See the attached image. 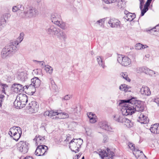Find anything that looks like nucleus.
<instances>
[{
  "instance_id": "obj_1",
  "label": "nucleus",
  "mask_w": 159,
  "mask_h": 159,
  "mask_svg": "<svg viewBox=\"0 0 159 159\" xmlns=\"http://www.w3.org/2000/svg\"><path fill=\"white\" fill-rule=\"evenodd\" d=\"M120 106H122V113L116 114L113 116L114 119L119 122L123 123L125 117L124 116L132 115L135 111L142 112L144 109L143 103L141 101L135 99L133 98L127 100L120 101Z\"/></svg>"
},
{
  "instance_id": "obj_2",
  "label": "nucleus",
  "mask_w": 159,
  "mask_h": 159,
  "mask_svg": "<svg viewBox=\"0 0 159 159\" xmlns=\"http://www.w3.org/2000/svg\"><path fill=\"white\" fill-rule=\"evenodd\" d=\"M16 44L15 42L10 43L8 45L3 48L1 51V56L3 59H7L9 57L17 50L16 46L14 45Z\"/></svg>"
},
{
  "instance_id": "obj_3",
  "label": "nucleus",
  "mask_w": 159,
  "mask_h": 159,
  "mask_svg": "<svg viewBox=\"0 0 159 159\" xmlns=\"http://www.w3.org/2000/svg\"><path fill=\"white\" fill-rule=\"evenodd\" d=\"M21 134V129L18 126H14L11 128L8 132V134L16 141L20 139Z\"/></svg>"
},
{
  "instance_id": "obj_4",
  "label": "nucleus",
  "mask_w": 159,
  "mask_h": 159,
  "mask_svg": "<svg viewBox=\"0 0 159 159\" xmlns=\"http://www.w3.org/2000/svg\"><path fill=\"white\" fill-rule=\"evenodd\" d=\"M83 141L81 139H73L69 143V147L72 151L75 153L79 151V148L81 147Z\"/></svg>"
},
{
  "instance_id": "obj_5",
  "label": "nucleus",
  "mask_w": 159,
  "mask_h": 159,
  "mask_svg": "<svg viewBox=\"0 0 159 159\" xmlns=\"http://www.w3.org/2000/svg\"><path fill=\"white\" fill-rule=\"evenodd\" d=\"M94 152L98 154L102 159L106 157L105 159H113V157L114 156V152L108 148L105 151L101 149H98Z\"/></svg>"
},
{
  "instance_id": "obj_6",
  "label": "nucleus",
  "mask_w": 159,
  "mask_h": 159,
  "mask_svg": "<svg viewBox=\"0 0 159 159\" xmlns=\"http://www.w3.org/2000/svg\"><path fill=\"white\" fill-rule=\"evenodd\" d=\"M48 148L47 146L44 145H39L37 148L34 154L38 156H43L47 153Z\"/></svg>"
},
{
  "instance_id": "obj_7",
  "label": "nucleus",
  "mask_w": 159,
  "mask_h": 159,
  "mask_svg": "<svg viewBox=\"0 0 159 159\" xmlns=\"http://www.w3.org/2000/svg\"><path fill=\"white\" fill-rule=\"evenodd\" d=\"M117 60L119 63L124 66H128L131 63V60L129 57L121 55H118Z\"/></svg>"
},
{
  "instance_id": "obj_8",
  "label": "nucleus",
  "mask_w": 159,
  "mask_h": 159,
  "mask_svg": "<svg viewBox=\"0 0 159 159\" xmlns=\"http://www.w3.org/2000/svg\"><path fill=\"white\" fill-rule=\"evenodd\" d=\"M28 144V143L26 141H21L18 143V149L23 153H26L29 149Z\"/></svg>"
},
{
  "instance_id": "obj_9",
  "label": "nucleus",
  "mask_w": 159,
  "mask_h": 159,
  "mask_svg": "<svg viewBox=\"0 0 159 159\" xmlns=\"http://www.w3.org/2000/svg\"><path fill=\"white\" fill-rule=\"evenodd\" d=\"M59 29L54 25H50L46 27V30L48 34L55 36Z\"/></svg>"
},
{
  "instance_id": "obj_10",
  "label": "nucleus",
  "mask_w": 159,
  "mask_h": 159,
  "mask_svg": "<svg viewBox=\"0 0 159 159\" xmlns=\"http://www.w3.org/2000/svg\"><path fill=\"white\" fill-rule=\"evenodd\" d=\"M55 37L62 42H65L67 39L66 34L60 29H59Z\"/></svg>"
},
{
  "instance_id": "obj_11",
  "label": "nucleus",
  "mask_w": 159,
  "mask_h": 159,
  "mask_svg": "<svg viewBox=\"0 0 159 159\" xmlns=\"http://www.w3.org/2000/svg\"><path fill=\"white\" fill-rule=\"evenodd\" d=\"M143 110L142 111V112ZM139 112H142L139 111ZM138 119V121L140 122L141 124H147L149 121V120L148 117L145 116L144 115L141 113H140L139 114Z\"/></svg>"
},
{
  "instance_id": "obj_12",
  "label": "nucleus",
  "mask_w": 159,
  "mask_h": 159,
  "mask_svg": "<svg viewBox=\"0 0 159 159\" xmlns=\"http://www.w3.org/2000/svg\"><path fill=\"white\" fill-rule=\"evenodd\" d=\"M111 28H117L120 26V22L118 20L114 18L111 19L108 22Z\"/></svg>"
},
{
  "instance_id": "obj_13",
  "label": "nucleus",
  "mask_w": 159,
  "mask_h": 159,
  "mask_svg": "<svg viewBox=\"0 0 159 159\" xmlns=\"http://www.w3.org/2000/svg\"><path fill=\"white\" fill-rule=\"evenodd\" d=\"M28 107V109L30 110V111L34 112L37 111L39 107V105L38 103L35 101L31 102L29 103Z\"/></svg>"
},
{
  "instance_id": "obj_14",
  "label": "nucleus",
  "mask_w": 159,
  "mask_h": 159,
  "mask_svg": "<svg viewBox=\"0 0 159 159\" xmlns=\"http://www.w3.org/2000/svg\"><path fill=\"white\" fill-rule=\"evenodd\" d=\"M98 125L100 128L109 131H112V128L108 125L107 122L106 121L100 122Z\"/></svg>"
},
{
  "instance_id": "obj_15",
  "label": "nucleus",
  "mask_w": 159,
  "mask_h": 159,
  "mask_svg": "<svg viewBox=\"0 0 159 159\" xmlns=\"http://www.w3.org/2000/svg\"><path fill=\"white\" fill-rule=\"evenodd\" d=\"M51 19L53 23L57 25L61 20V16L57 13L52 14L51 16Z\"/></svg>"
},
{
  "instance_id": "obj_16",
  "label": "nucleus",
  "mask_w": 159,
  "mask_h": 159,
  "mask_svg": "<svg viewBox=\"0 0 159 159\" xmlns=\"http://www.w3.org/2000/svg\"><path fill=\"white\" fill-rule=\"evenodd\" d=\"M12 87L13 88L14 91L16 93L24 91V86L22 85L16 83L13 84Z\"/></svg>"
},
{
  "instance_id": "obj_17",
  "label": "nucleus",
  "mask_w": 159,
  "mask_h": 159,
  "mask_svg": "<svg viewBox=\"0 0 159 159\" xmlns=\"http://www.w3.org/2000/svg\"><path fill=\"white\" fill-rule=\"evenodd\" d=\"M140 93L144 96H148L150 95L151 92L149 88L147 86H143L140 91Z\"/></svg>"
},
{
  "instance_id": "obj_18",
  "label": "nucleus",
  "mask_w": 159,
  "mask_h": 159,
  "mask_svg": "<svg viewBox=\"0 0 159 159\" xmlns=\"http://www.w3.org/2000/svg\"><path fill=\"white\" fill-rule=\"evenodd\" d=\"M124 13L126 15L125 18L127 21H131L135 17V14L129 12L126 10L124 11Z\"/></svg>"
},
{
  "instance_id": "obj_19",
  "label": "nucleus",
  "mask_w": 159,
  "mask_h": 159,
  "mask_svg": "<svg viewBox=\"0 0 159 159\" xmlns=\"http://www.w3.org/2000/svg\"><path fill=\"white\" fill-rule=\"evenodd\" d=\"M17 97H18V99L22 102L23 105L24 106L26 105L28 102V98L25 94H20Z\"/></svg>"
},
{
  "instance_id": "obj_20",
  "label": "nucleus",
  "mask_w": 159,
  "mask_h": 159,
  "mask_svg": "<svg viewBox=\"0 0 159 159\" xmlns=\"http://www.w3.org/2000/svg\"><path fill=\"white\" fill-rule=\"evenodd\" d=\"M34 140H35L36 144L37 145L43 144L45 142L44 136L42 137L40 135H39L38 137L37 136H36Z\"/></svg>"
},
{
  "instance_id": "obj_21",
  "label": "nucleus",
  "mask_w": 159,
  "mask_h": 159,
  "mask_svg": "<svg viewBox=\"0 0 159 159\" xmlns=\"http://www.w3.org/2000/svg\"><path fill=\"white\" fill-rule=\"evenodd\" d=\"M150 130L151 132L153 134H157L159 133V124H155L151 125Z\"/></svg>"
},
{
  "instance_id": "obj_22",
  "label": "nucleus",
  "mask_w": 159,
  "mask_h": 159,
  "mask_svg": "<svg viewBox=\"0 0 159 159\" xmlns=\"http://www.w3.org/2000/svg\"><path fill=\"white\" fill-rule=\"evenodd\" d=\"M19 16L20 17L25 19H29L32 18L29 10L24 12H21L19 13Z\"/></svg>"
},
{
  "instance_id": "obj_23",
  "label": "nucleus",
  "mask_w": 159,
  "mask_h": 159,
  "mask_svg": "<svg viewBox=\"0 0 159 159\" xmlns=\"http://www.w3.org/2000/svg\"><path fill=\"white\" fill-rule=\"evenodd\" d=\"M17 78L18 80L24 82L27 79V74L23 72H20L18 74Z\"/></svg>"
},
{
  "instance_id": "obj_24",
  "label": "nucleus",
  "mask_w": 159,
  "mask_h": 159,
  "mask_svg": "<svg viewBox=\"0 0 159 159\" xmlns=\"http://www.w3.org/2000/svg\"><path fill=\"white\" fill-rule=\"evenodd\" d=\"M24 34L23 33H22L20 34V36L17 39V40L14 41H12V42H11V43H13L15 42V43H16V44L15 45H15V46H16V48H18V44L20 43L24 39Z\"/></svg>"
},
{
  "instance_id": "obj_25",
  "label": "nucleus",
  "mask_w": 159,
  "mask_h": 159,
  "mask_svg": "<svg viewBox=\"0 0 159 159\" xmlns=\"http://www.w3.org/2000/svg\"><path fill=\"white\" fill-rule=\"evenodd\" d=\"M14 106L17 109H20L25 106L22 102L18 99V97H17L16 99L14 102Z\"/></svg>"
},
{
  "instance_id": "obj_26",
  "label": "nucleus",
  "mask_w": 159,
  "mask_h": 159,
  "mask_svg": "<svg viewBox=\"0 0 159 159\" xmlns=\"http://www.w3.org/2000/svg\"><path fill=\"white\" fill-rule=\"evenodd\" d=\"M119 88L120 90L124 91L125 92H130L131 89V87L125 84H121Z\"/></svg>"
},
{
  "instance_id": "obj_27",
  "label": "nucleus",
  "mask_w": 159,
  "mask_h": 159,
  "mask_svg": "<svg viewBox=\"0 0 159 159\" xmlns=\"http://www.w3.org/2000/svg\"><path fill=\"white\" fill-rule=\"evenodd\" d=\"M29 10L32 18L36 16L39 14V11L33 7L30 8Z\"/></svg>"
},
{
  "instance_id": "obj_28",
  "label": "nucleus",
  "mask_w": 159,
  "mask_h": 159,
  "mask_svg": "<svg viewBox=\"0 0 159 159\" xmlns=\"http://www.w3.org/2000/svg\"><path fill=\"white\" fill-rule=\"evenodd\" d=\"M143 4H140L139 8L141 10V16H143L144 15L145 13L148 10V7H149V6H148L145 7V4L144 5V8L143 9Z\"/></svg>"
},
{
  "instance_id": "obj_29",
  "label": "nucleus",
  "mask_w": 159,
  "mask_h": 159,
  "mask_svg": "<svg viewBox=\"0 0 159 159\" xmlns=\"http://www.w3.org/2000/svg\"><path fill=\"white\" fill-rule=\"evenodd\" d=\"M59 24H57V25L59 26L60 28L63 30H66L68 28V25L67 23L61 20L58 23Z\"/></svg>"
},
{
  "instance_id": "obj_30",
  "label": "nucleus",
  "mask_w": 159,
  "mask_h": 159,
  "mask_svg": "<svg viewBox=\"0 0 159 159\" xmlns=\"http://www.w3.org/2000/svg\"><path fill=\"white\" fill-rule=\"evenodd\" d=\"M97 60L98 64L99 66L102 67L103 69H104L106 66L105 65V62L103 61L101 57L97 56L96 57Z\"/></svg>"
},
{
  "instance_id": "obj_31",
  "label": "nucleus",
  "mask_w": 159,
  "mask_h": 159,
  "mask_svg": "<svg viewBox=\"0 0 159 159\" xmlns=\"http://www.w3.org/2000/svg\"><path fill=\"white\" fill-rule=\"evenodd\" d=\"M123 124L128 128L131 127L133 126V123L127 118H124Z\"/></svg>"
},
{
  "instance_id": "obj_32",
  "label": "nucleus",
  "mask_w": 159,
  "mask_h": 159,
  "mask_svg": "<svg viewBox=\"0 0 159 159\" xmlns=\"http://www.w3.org/2000/svg\"><path fill=\"white\" fill-rule=\"evenodd\" d=\"M129 147L134 152L135 151L139 152L141 154H143V152L142 151H140L139 150L135 148L134 145L132 143L130 142L129 143H128Z\"/></svg>"
},
{
  "instance_id": "obj_33",
  "label": "nucleus",
  "mask_w": 159,
  "mask_h": 159,
  "mask_svg": "<svg viewBox=\"0 0 159 159\" xmlns=\"http://www.w3.org/2000/svg\"><path fill=\"white\" fill-rule=\"evenodd\" d=\"M69 117L68 114L66 113L59 112L58 113V115L57 116V118L65 119Z\"/></svg>"
},
{
  "instance_id": "obj_34",
  "label": "nucleus",
  "mask_w": 159,
  "mask_h": 159,
  "mask_svg": "<svg viewBox=\"0 0 159 159\" xmlns=\"http://www.w3.org/2000/svg\"><path fill=\"white\" fill-rule=\"evenodd\" d=\"M45 70H46L47 73L51 75L52 73L53 69L52 68L51 66L48 65H46L45 66Z\"/></svg>"
},
{
  "instance_id": "obj_35",
  "label": "nucleus",
  "mask_w": 159,
  "mask_h": 159,
  "mask_svg": "<svg viewBox=\"0 0 159 159\" xmlns=\"http://www.w3.org/2000/svg\"><path fill=\"white\" fill-rule=\"evenodd\" d=\"M59 112H58L57 111H51V118L52 119H56L57 118V116H58V113Z\"/></svg>"
},
{
  "instance_id": "obj_36",
  "label": "nucleus",
  "mask_w": 159,
  "mask_h": 159,
  "mask_svg": "<svg viewBox=\"0 0 159 159\" xmlns=\"http://www.w3.org/2000/svg\"><path fill=\"white\" fill-rule=\"evenodd\" d=\"M10 16L11 15L9 13H5L2 16L3 19H2V21L3 22L5 23H6L7 20L10 18Z\"/></svg>"
},
{
  "instance_id": "obj_37",
  "label": "nucleus",
  "mask_w": 159,
  "mask_h": 159,
  "mask_svg": "<svg viewBox=\"0 0 159 159\" xmlns=\"http://www.w3.org/2000/svg\"><path fill=\"white\" fill-rule=\"evenodd\" d=\"M22 5H18L16 6H14L12 8V11L13 12H16L20 10L21 11L20 9L21 8ZM20 11H19L20 12Z\"/></svg>"
},
{
  "instance_id": "obj_38",
  "label": "nucleus",
  "mask_w": 159,
  "mask_h": 159,
  "mask_svg": "<svg viewBox=\"0 0 159 159\" xmlns=\"http://www.w3.org/2000/svg\"><path fill=\"white\" fill-rule=\"evenodd\" d=\"M41 81L38 78L37 80H36L35 83L34 82L33 84H31L30 85H32L34 86L35 88L38 87H39Z\"/></svg>"
},
{
  "instance_id": "obj_39",
  "label": "nucleus",
  "mask_w": 159,
  "mask_h": 159,
  "mask_svg": "<svg viewBox=\"0 0 159 159\" xmlns=\"http://www.w3.org/2000/svg\"><path fill=\"white\" fill-rule=\"evenodd\" d=\"M120 75L123 77V78L125 79L128 82L130 81V80L128 76L127 73L126 72H122L120 74Z\"/></svg>"
},
{
  "instance_id": "obj_40",
  "label": "nucleus",
  "mask_w": 159,
  "mask_h": 159,
  "mask_svg": "<svg viewBox=\"0 0 159 159\" xmlns=\"http://www.w3.org/2000/svg\"><path fill=\"white\" fill-rule=\"evenodd\" d=\"M143 44L140 43H137L135 46V48L137 50H141L142 49Z\"/></svg>"
},
{
  "instance_id": "obj_41",
  "label": "nucleus",
  "mask_w": 159,
  "mask_h": 159,
  "mask_svg": "<svg viewBox=\"0 0 159 159\" xmlns=\"http://www.w3.org/2000/svg\"><path fill=\"white\" fill-rule=\"evenodd\" d=\"M87 115L89 119L93 118L94 117H96V116L95 115L93 114L92 112L88 113L87 114Z\"/></svg>"
},
{
  "instance_id": "obj_42",
  "label": "nucleus",
  "mask_w": 159,
  "mask_h": 159,
  "mask_svg": "<svg viewBox=\"0 0 159 159\" xmlns=\"http://www.w3.org/2000/svg\"><path fill=\"white\" fill-rule=\"evenodd\" d=\"M4 77L6 80V81L7 82H9L12 80L11 77L10 75H6L4 76Z\"/></svg>"
},
{
  "instance_id": "obj_43",
  "label": "nucleus",
  "mask_w": 159,
  "mask_h": 159,
  "mask_svg": "<svg viewBox=\"0 0 159 159\" xmlns=\"http://www.w3.org/2000/svg\"><path fill=\"white\" fill-rule=\"evenodd\" d=\"M5 96L2 94H0V107L2 106V102H3Z\"/></svg>"
},
{
  "instance_id": "obj_44",
  "label": "nucleus",
  "mask_w": 159,
  "mask_h": 159,
  "mask_svg": "<svg viewBox=\"0 0 159 159\" xmlns=\"http://www.w3.org/2000/svg\"><path fill=\"white\" fill-rule=\"evenodd\" d=\"M1 85H2V93H5V89L7 88V86L5 84H2V83H1Z\"/></svg>"
},
{
  "instance_id": "obj_45",
  "label": "nucleus",
  "mask_w": 159,
  "mask_h": 159,
  "mask_svg": "<svg viewBox=\"0 0 159 159\" xmlns=\"http://www.w3.org/2000/svg\"><path fill=\"white\" fill-rule=\"evenodd\" d=\"M103 1L107 4L114 3L116 1V0H103Z\"/></svg>"
},
{
  "instance_id": "obj_46",
  "label": "nucleus",
  "mask_w": 159,
  "mask_h": 159,
  "mask_svg": "<svg viewBox=\"0 0 159 159\" xmlns=\"http://www.w3.org/2000/svg\"><path fill=\"white\" fill-rule=\"evenodd\" d=\"M70 95H67L65 96L63 98H62V101L63 100H68L70 99Z\"/></svg>"
},
{
  "instance_id": "obj_47",
  "label": "nucleus",
  "mask_w": 159,
  "mask_h": 159,
  "mask_svg": "<svg viewBox=\"0 0 159 159\" xmlns=\"http://www.w3.org/2000/svg\"><path fill=\"white\" fill-rule=\"evenodd\" d=\"M143 67H138L136 71L138 73L143 72Z\"/></svg>"
},
{
  "instance_id": "obj_48",
  "label": "nucleus",
  "mask_w": 159,
  "mask_h": 159,
  "mask_svg": "<svg viewBox=\"0 0 159 159\" xmlns=\"http://www.w3.org/2000/svg\"><path fill=\"white\" fill-rule=\"evenodd\" d=\"M153 102L156 103L158 106L159 105V98H153Z\"/></svg>"
},
{
  "instance_id": "obj_49",
  "label": "nucleus",
  "mask_w": 159,
  "mask_h": 159,
  "mask_svg": "<svg viewBox=\"0 0 159 159\" xmlns=\"http://www.w3.org/2000/svg\"><path fill=\"white\" fill-rule=\"evenodd\" d=\"M149 69L145 67H143V72L145 73L146 74H148Z\"/></svg>"
},
{
  "instance_id": "obj_50",
  "label": "nucleus",
  "mask_w": 159,
  "mask_h": 159,
  "mask_svg": "<svg viewBox=\"0 0 159 159\" xmlns=\"http://www.w3.org/2000/svg\"><path fill=\"white\" fill-rule=\"evenodd\" d=\"M96 117H94L93 118L89 119L90 122L92 123H95L97 121Z\"/></svg>"
},
{
  "instance_id": "obj_51",
  "label": "nucleus",
  "mask_w": 159,
  "mask_h": 159,
  "mask_svg": "<svg viewBox=\"0 0 159 159\" xmlns=\"http://www.w3.org/2000/svg\"><path fill=\"white\" fill-rule=\"evenodd\" d=\"M103 19H101L97 21L96 23L98 24L99 25H102L104 23Z\"/></svg>"
},
{
  "instance_id": "obj_52",
  "label": "nucleus",
  "mask_w": 159,
  "mask_h": 159,
  "mask_svg": "<svg viewBox=\"0 0 159 159\" xmlns=\"http://www.w3.org/2000/svg\"><path fill=\"white\" fill-rule=\"evenodd\" d=\"M155 73L153 71L149 69L148 72V75H149L151 76H152L154 74H155Z\"/></svg>"
},
{
  "instance_id": "obj_53",
  "label": "nucleus",
  "mask_w": 159,
  "mask_h": 159,
  "mask_svg": "<svg viewBox=\"0 0 159 159\" xmlns=\"http://www.w3.org/2000/svg\"><path fill=\"white\" fill-rule=\"evenodd\" d=\"M51 115V111L49 112L48 111H47L45 112L44 113V116H48L50 118Z\"/></svg>"
},
{
  "instance_id": "obj_54",
  "label": "nucleus",
  "mask_w": 159,
  "mask_h": 159,
  "mask_svg": "<svg viewBox=\"0 0 159 159\" xmlns=\"http://www.w3.org/2000/svg\"><path fill=\"white\" fill-rule=\"evenodd\" d=\"M33 61L34 62H36L38 63H39V64L41 65V66H43L44 65V62L43 61H37L35 60H34Z\"/></svg>"
},
{
  "instance_id": "obj_55",
  "label": "nucleus",
  "mask_w": 159,
  "mask_h": 159,
  "mask_svg": "<svg viewBox=\"0 0 159 159\" xmlns=\"http://www.w3.org/2000/svg\"><path fill=\"white\" fill-rule=\"evenodd\" d=\"M38 79V77H35L33 78V79H31V82L32 83L31 84H33L34 82L35 83V82L36 81V80H37Z\"/></svg>"
},
{
  "instance_id": "obj_56",
  "label": "nucleus",
  "mask_w": 159,
  "mask_h": 159,
  "mask_svg": "<svg viewBox=\"0 0 159 159\" xmlns=\"http://www.w3.org/2000/svg\"><path fill=\"white\" fill-rule=\"evenodd\" d=\"M152 0H147V1L145 3V7H146L148 6H149Z\"/></svg>"
},
{
  "instance_id": "obj_57",
  "label": "nucleus",
  "mask_w": 159,
  "mask_h": 159,
  "mask_svg": "<svg viewBox=\"0 0 159 159\" xmlns=\"http://www.w3.org/2000/svg\"><path fill=\"white\" fill-rule=\"evenodd\" d=\"M50 81H51V83L52 84V85L53 86V87H54L55 88L56 85L55 84V83L54 82V81L51 78L50 79Z\"/></svg>"
},
{
  "instance_id": "obj_58",
  "label": "nucleus",
  "mask_w": 159,
  "mask_h": 159,
  "mask_svg": "<svg viewBox=\"0 0 159 159\" xmlns=\"http://www.w3.org/2000/svg\"><path fill=\"white\" fill-rule=\"evenodd\" d=\"M24 159H33V158L32 157L29 156L24 157Z\"/></svg>"
},
{
  "instance_id": "obj_59",
  "label": "nucleus",
  "mask_w": 159,
  "mask_h": 159,
  "mask_svg": "<svg viewBox=\"0 0 159 159\" xmlns=\"http://www.w3.org/2000/svg\"><path fill=\"white\" fill-rule=\"evenodd\" d=\"M70 135L68 134V135L67 136L66 139L65 140V141H68L69 140V139L70 138Z\"/></svg>"
},
{
  "instance_id": "obj_60",
  "label": "nucleus",
  "mask_w": 159,
  "mask_h": 159,
  "mask_svg": "<svg viewBox=\"0 0 159 159\" xmlns=\"http://www.w3.org/2000/svg\"><path fill=\"white\" fill-rule=\"evenodd\" d=\"M148 47L147 45H143V47L142 48V49H143L146 48H148Z\"/></svg>"
},
{
  "instance_id": "obj_61",
  "label": "nucleus",
  "mask_w": 159,
  "mask_h": 159,
  "mask_svg": "<svg viewBox=\"0 0 159 159\" xmlns=\"http://www.w3.org/2000/svg\"><path fill=\"white\" fill-rule=\"evenodd\" d=\"M140 2V4H143L144 3V0H139Z\"/></svg>"
},
{
  "instance_id": "obj_62",
  "label": "nucleus",
  "mask_w": 159,
  "mask_h": 159,
  "mask_svg": "<svg viewBox=\"0 0 159 159\" xmlns=\"http://www.w3.org/2000/svg\"><path fill=\"white\" fill-rule=\"evenodd\" d=\"M29 87L30 86H28V85H25V86H24V89H28Z\"/></svg>"
},
{
  "instance_id": "obj_63",
  "label": "nucleus",
  "mask_w": 159,
  "mask_h": 159,
  "mask_svg": "<svg viewBox=\"0 0 159 159\" xmlns=\"http://www.w3.org/2000/svg\"><path fill=\"white\" fill-rule=\"evenodd\" d=\"M107 139V138L106 137L104 138L103 139V141H104V143H106V140Z\"/></svg>"
},
{
  "instance_id": "obj_64",
  "label": "nucleus",
  "mask_w": 159,
  "mask_h": 159,
  "mask_svg": "<svg viewBox=\"0 0 159 159\" xmlns=\"http://www.w3.org/2000/svg\"><path fill=\"white\" fill-rule=\"evenodd\" d=\"M42 0H35L38 3H39Z\"/></svg>"
}]
</instances>
